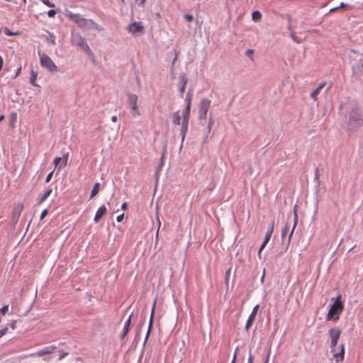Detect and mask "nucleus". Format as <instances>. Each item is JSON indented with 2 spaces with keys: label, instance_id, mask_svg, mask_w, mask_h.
<instances>
[{
  "label": "nucleus",
  "instance_id": "f257e3e1",
  "mask_svg": "<svg viewBox=\"0 0 363 363\" xmlns=\"http://www.w3.org/2000/svg\"><path fill=\"white\" fill-rule=\"evenodd\" d=\"M328 334L330 338V352L333 354V359L336 362H342L345 355V345H340L339 351H336V346L341 335V330L337 328H333L329 330Z\"/></svg>",
  "mask_w": 363,
  "mask_h": 363
},
{
  "label": "nucleus",
  "instance_id": "f03ea898",
  "mask_svg": "<svg viewBox=\"0 0 363 363\" xmlns=\"http://www.w3.org/2000/svg\"><path fill=\"white\" fill-rule=\"evenodd\" d=\"M363 125V117L360 109L352 108L348 113L347 127L350 131H354Z\"/></svg>",
  "mask_w": 363,
  "mask_h": 363
},
{
  "label": "nucleus",
  "instance_id": "7ed1b4c3",
  "mask_svg": "<svg viewBox=\"0 0 363 363\" xmlns=\"http://www.w3.org/2000/svg\"><path fill=\"white\" fill-rule=\"evenodd\" d=\"M191 96L192 94L190 91L188 92L185 98L186 107L182 112V125L180 129V134L182 136V143L184 142L186 135L189 128V121L190 118V111L191 104Z\"/></svg>",
  "mask_w": 363,
  "mask_h": 363
},
{
  "label": "nucleus",
  "instance_id": "20e7f679",
  "mask_svg": "<svg viewBox=\"0 0 363 363\" xmlns=\"http://www.w3.org/2000/svg\"><path fill=\"white\" fill-rule=\"evenodd\" d=\"M67 16L82 28L99 30L98 25L91 19L83 18L79 13L68 12Z\"/></svg>",
  "mask_w": 363,
  "mask_h": 363
},
{
  "label": "nucleus",
  "instance_id": "39448f33",
  "mask_svg": "<svg viewBox=\"0 0 363 363\" xmlns=\"http://www.w3.org/2000/svg\"><path fill=\"white\" fill-rule=\"evenodd\" d=\"M341 294H338L335 299L333 298L334 302L328 311L327 315L328 320H337L339 318V315L342 312L344 308L343 304L341 302Z\"/></svg>",
  "mask_w": 363,
  "mask_h": 363
},
{
  "label": "nucleus",
  "instance_id": "423d86ee",
  "mask_svg": "<svg viewBox=\"0 0 363 363\" xmlns=\"http://www.w3.org/2000/svg\"><path fill=\"white\" fill-rule=\"evenodd\" d=\"M354 55L350 56V62L354 72L363 74V54L355 50H351Z\"/></svg>",
  "mask_w": 363,
  "mask_h": 363
},
{
  "label": "nucleus",
  "instance_id": "0eeeda50",
  "mask_svg": "<svg viewBox=\"0 0 363 363\" xmlns=\"http://www.w3.org/2000/svg\"><path fill=\"white\" fill-rule=\"evenodd\" d=\"M71 42L74 46L80 48L87 55L93 56V52L80 34L72 33Z\"/></svg>",
  "mask_w": 363,
  "mask_h": 363
},
{
  "label": "nucleus",
  "instance_id": "6e6552de",
  "mask_svg": "<svg viewBox=\"0 0 363 363\" xmlns=\"http://www.w3.org/2000/svg\"><path fill=\"white\" fill-rule=\"evenodd\" d=\"M127 103L130 110V113L134 118L140 115L138 107V96L132 93L127 94Z\"/></svg>",
  "mask_w": 363,
  "mask_h": 363
},
{
  "label": "nucleus",
  "instance_id": "1a4fd4ad",
  "mask_svg": "<svg viewBox=\"0 0 363 363\" xmlns=\"http://www.w3.org/2000/svg\"><path fill=\"white\" fill-rule=\"evenodd\" d=\"M40 57V65L47 69L49 72L52 73H55L58 71L57 67L54 63L52 60L46 54H40L38 52Z\"/></svg>",
  "mask_w": 363,
  "mask_h": 363
},
{
  "label": "nucleus",
  "instance_id": "9d476101",
  "mask_svg": "<svg viewBox=\"0 0 363 363\" xmlns=\"http://www.w3.org/2000/svg\"><path fill=\"white\" fill-rule=\"evenodd\" d=\"M127 30L133 36H139L144 33V26L141 22H133L127 26Z\"/></svg>",
  "mask_w": 363,
  "mask_h": 363
},
{
  "label": "nucleus",
  "instance_id": "9b49d317",
  "mask_svg": "<svg viewBox=\"0 0 363 363\" xmlns=\"http://www.w3.org/2000/svg\"><path fill=\"white\" fill-rule=\"evenodd\" d=\"M211 100L208 99H203L201 101L199 111V118L200 120L206 118L208 111L211 106Z\"/></svg>",
  "mask_w": 363,
  "mask_h": 363
},
{
  "label": "nucleus",
  "instance_id": "f8f14e48",
  "mask_svg": "<svg viewBox=\"0 0 363 363\" xmlns=\"http://www.w3.org/2000/svg\"><path fill=\"white\" fill-rule=\"evenodd\" d=\"M258 308H259V305H257L253 308V309L246 322L245 327V330L248 331L249 329L250 328V327L252 326V325L253 324L255 317H256V315L257 313Z\"/></svg>",
  "mask_w": 363,
  "mask_h": 363
},
{
  "label": "nucleus",
  "instance_id": "ddd939ff",
  "mask_svg": "<svg viewBox=\"0 0 363 363\" xmlns=\"http://www.w3.org/2000/svg\"><path fill=\"white\" fill-rule=\"evenodd\" d=\"M56 349L55 346L50 345L46 347L43 348L42 350H38V352L31 354V357H41L43 355L49 354L54 352Z\"/></svg>",
  "mask_w": 363,
  "mask_h": 363
},
{
  "label": "nucleus",
  "instance_id": "4468645a",
  "mask_svg": "<svg viewBox=\"0 0 363 363\" xmlns=\"http://www.w3.org/2000/svg\"><path fill=\"white\" fill-rule=\"evenodd\" d=\"M68 160V154L65 155L62 157H55L54 164L55 167H59V169L66 166Z\"/></svg>",
  "mask_w": 363,
  "mask_h": 363
},
{
  "label": "nucleus",
  "instance_id": "2eb2a0df",
  "mask_svg": "<svg viewBox=\"0 0 363 363\" xmlns=\"http://www.w3.org/2000/svg\"><path fill=\"white\" fill-rule=\"evenodd\" d=\"M179 91L181 96H183V94L185 91L186 84L188 82V79L186 77L184 73H181L179 77Z\"/></svg>",
  "mask_w": 363,
  "mask_h": 363
},
{
  "label": "nucleus",
  "instance_id": "dca6fc26",
  "mask_svg": "<svg viewBox=\"0 0 363 363\" xmlns=\"http://www.w3.org/2000/svg\"><path fill=\"white\" fill-rule=\"evenodd\" d=\"M133 315V313H132L128 318L126 320V321L125 322V324H124V326H123V333L121 335V339L123 340L125 337L126 336L128 332V330H129V328H130V323H131V319H132V317Z\"/></svg>",
  "mask_w": 363,
  "mask_h": 363
},
{
  "label": "nucleus",
  "instance_id": "f3484780",
  "mask_svg": "<svg viewBox=\"0 0 363 363\" xmlns=\"http://www.w3.org/2000/svg\"><path fill=\"white\" fill-rule=\"evenodd\" d=\"M107 209L105 206H101L97 210L96 215L94 216L95 223H98L99 220L106 213Z\"/></svg>",
  "mask_w": 363,
  "mask_h": 363
},
{
  "label": "nucleus",
  "instance_id": "a211bd4d",
  "mask_svg": "<svg viewBox=\"0 0 363 363\" xmlns=\"http://www.w3.org/2000/svg\"><path fill=\"white\" fill-rule=\"evenodd\" d=\"M155 304H156V301H155V302L153 303V306H152L151 316H150V322H149V325H148V330H147V332L146 333V336H145V338L144 344H145V342H147V338H148V337L150 335V333L151 328L152 327L153 314H154Z\"/></svg>",
  "mask_w": 363,
  "mask_h": 363
},
{
  "label": "nucleus",
  "instance_id": "6ab92c4d",
  "mask_svg": "<svg viewBox=\"0 0 363 363\" xmlns=\"http://www.w3.org/2000/svg\"><path fill=\"white\" fill-rule=\"evenodd\" d=\"M172 122L176 125H182V114L181 115L179 111H176L172 114Z\"/></svg>",
  "mask_w": 363,
  "mask_h": 363
},
{
  "label": "nucleus",
  "instance_id": "aec40b11",
  "mask_svg": "<svg viewBox=\"0 0 363 363\" xmlns=\"http://www.w3.org/2000/svg\"><path fill=\"white\" fill-rule=\"evenodd\" d=\"M326 85V83L325 82H322L320 83L318 86L317 88L311 93V97L313 99V100H316V96L320 94V92L321 91V90L325 87V86Z\"/></svg>",
  "mask_w": 363,
  "mask_h": 363
},
{
  "label": "nucleus",
  "instance_id": "412c9836",
  "mask_svg": "<svg viewBox=\"0 0 363 363\" xmlns=\"http://www.w3.org/2000/svg\"><path fill=\"white\" fill-rule=\"evenodd\" d=\"M100 190V184L99 183H96L91 190V198H93L94 196H96L99 191Z\"/></svg>",
  "mask_w": 363,
  "mask_h": 363
},
{
  "label": "nucleus",
  "instance_id": "4be33fe9",
  "mask_svg": "<svg viewBox=\"0 0 363 363\" xmlns=\"http://www.w3.org/2000/svg\"><path fill=\"white\" fill-rule=\"evenodd\" d=\"M252 18L254 21L258 22L262 18V14L259 11H255L252 13Z\"/></svg>",
  "mask_w": 363,
  "mask_h": 363
},
{
  "label": "nucleus",
  "instance_id": "5701e85b",
  "mask_svg": "<svg viewBox=\"0 0 363 363\" xmlns=\"http://www.w3.org/2000/svg\"><path fill=\"white\" fill-rule=\"evenodd\" d=\"M37 76H38V74L32 69L31 70V76L30 78V83L34 86H38V85L35 82L37 79Z\"/></svg>",
  "mask_w": 363,
  "mask_h": 363
},
{
  "label": "nucleus",
  "instance_id": "b1692460",
  "mask_svg": "<svg viewBox=\"0 0 363 363\" xmlns=\"http://www.w3.org/2000/svg\"><path fill=\"white\" fill-rule=\"evenodd\" d=\"M51 192H52L51 189L45 191L43 196L40 199L39 203H43V201H45L48 198V196L50 195Z\"/></svg>",
  "mask_w": 363,
  "mask_h": 363
},
{
  "label": "nucleus",
  "instance_id": "393cba45",
  "mask_svg": "<svg viewBox=\"0 0 363 363\" xmlns=\"http://www.w3.org/2000/svg\"><path fill=\"white\" fill-rule=\"evenodd\" d=\"M297 218H298V215H297V213H296V207L294 208V225H293V228H292V230L290 233V235H289V239L291 238V237L293 235V233H294V230L296 228V223H297Z\"/></svg>",
  "mask_w": 363,
  "mask_h": 363
},
{
  "label": "nucleus",
  "instance_id": "a878e982",
  "mask_svg": "<svg viewBox=\"0 0 363 363\" xmlns=\"http://www.w3.org/2000/svg\"><path fill=\"white\" fill-rule=\"evenodd\" d=\"M47 40L48 41V43H51L52 45H55V36L49 33V36L47 38Z\"/></svg>",
  "mask_w": 363,
  "mask_h": 363
},
{
  "label": "nucleus",
  "instance_id": "bb28decb",
  "mask_svg": "<svg viewBox=\"0 0 363 363\" xmlns=\"http://www.w3.org/2000/svg\"><path fill=\"white\" fill-rule=\"evenodd\" d=\"M290 35L295 43L299 44L302 42L299 38L295 35V33L293 31L291 32Z\"/></svg>",
  "mask_w": 363,
  "mask_h": 363
},
{
  "label": "nucleus",
  "instance_id": "cd10ccee",
  "mask_svg": "<svg viewBox=\"0 0 363 363\" xmlns=\"http://www.w3.org/2000/svg\"><path fill=\"white\" fill-rule=\"evenodd\" d=\"M4 33L7 36H13L15 35H17V33H13L11 30H9L8 28H4Z\"/></svg>",
  "mask_w": 363,
  "mask_h": 363
},
{
  "label": "nucleus",
  "instance_id": "c85d7f7f",
  "mask_svg": "<svg viewBox=\"0 0 363 363\" xmlns=\"http://www.w3.org/2000/svg\"><path fill=\"white\" fill-rule=\"evenodd\" d=\"M9 311V306L5 305L0 309V313L2 315H5Z\"/></svg>",
  "mask_w": 363,
  "mask_h": 363
},
{
  "label": "nucleus",
  "instance_id": "c756f323",
  "mask_svg": "<svg viewBox=\"0 0 363 363\" xmlns=\"http://www.w3.org/2000/svg\"><path fill=\"white\" fill-rule=\"evenodd\" d=\"M253 53H254V50H252V49H247L245 52V55L249 57L251 60H253L252 59V55H253Z\"/></svg>",
  "mask_w": 363,
  "mask_h": 363
},
{
  "label": "nucleus",
  "instance_id": "7c9ffc66",
  "mask_svg": "<svg viewBox=\"0 0 363 363\" xmlns=\"http://www.w3.org/2000/svg\"><path fill=\"white\" fill-rule=\"evenodd\" d=\"M288 231H289V227L287 226V225H286L281 230V237L284 238L286 235Z\"/></svg>",
  "mask_w": 363,
  "mask_h": 363
},
{
  "label": "nucleus",
  "instance_id": "2f4dec72",
  "mask_svg": "<svg viewBox=\"0 0 363 363\" xmlns=\"http://www.w3.org/2000/svg\"><path fill=\"white\" fill-rule=\"evenodd\" d=\"M214 123V121L213 120V118L211 117L209 118V121H208V132L210 133L211 130V127L213 126Z\"/></svg>",
  "mask_w": 363,
  "mask_h": 363
},
{
  "label": "nucleus",
  "instance_id": "473e14b6",
  "mask_svg": "<svg viewBox=\"0 0 363 363\" xmlns=\"http://www.w3.org/2000/svg\"><path fill=\"white\" fill-rule=\"evenodd\" d=\"M271 232H267L263 242H264L265 243H268L269 240L271 238Z\"/></svg>",
  "mask_w": 363,
  "mask_h": 363
},
{
  "label": "nucleus",
  "instance_id": "72a5a7b5",
  "mask_svg": "<svg viewBox=\"0 0 363 363\" xmlns=\"http://www.w3.org/2000/svg\"><path fill=\"white\" fill-rule=\"evenodd\" d=\"M267 244V243H265L264 242H263L262 245L259 247V250L258 251V257H259V259H261V252L263 250V249L265 247Z\"/></svg>",
  "mask_w": 363,
  "mask_h": 363
},
{
  "label": "nucleus",
  "instance_id": "f704fd0d",
  "mask_svg": "<svg viewBox=\"0 0 363 363\" xmlns=\"http://www.w3.org/2000/svg\"><path fill=\"white\" fill-rule=\"evenodd\" d=\"M41 1L49 7H54L55 4L51 3L49 0H41Z\"/></svg>",
  "mask_w": 363,
  "mask_h": 363
},
{
  "label": "nucleus",
  "instance_id": "c9c22d12",
  "mask_svg": "<svg viewBox=\"0 0 363 363\" xmlns=\"http://www.w3.org/2000/svg\"><path fill=\"white\" fill-rule=\"evenodd\" d=\"M184 18L187 21H192L193 19H194V16L191 15V14H189V13H186L184 15Z\"/></svg>",
  "mask_w": 363,
  "mask_h": 363
},
{
  "label": "nucleus",
  "instance_id": "e433bc0d",
  "mask_svg": "<svg viewBox=\"0 0 363 363\" xmlns=\"http://www.w3.org/2000/svg\"><path fill=\"white\" fill-rule=\"evenodd\" d=\"M55 14H56V11L53 10V9H51V10L48 11V15L50 18L54 17L55 16Z\"/></svg>",
  "mask_w": 363,
  "mask_h": 363
},
{
  "label": "nucleus",
  "instance_id": "4c0bfd02",
  "mask_svg": "<svg viewBox=\"0 0 363 363\" xmlns=\"http://www.w3.org/2000/svg\"><path fill=\"white\" fill-rule=\"evenodd\" d=\"M339 9H343V8H350L352 9L351 6H349L348 4H346L343 2H342L340 6H338Z\"/></svg>",
  "mask_w": 363,
  "mask_h": 363
},
{
  "label": "nucleus",
  "instance_id": "58836bf2",
  "mask_svg": "<svg viewBox=\"0 0 363 363\" xmlns=\"http://www.w3.org/2000/svg\"><path fill=\"white\" fill-rule=\"evenodd\" d=\"M8 331V328H4L3 329H1L0 330V337H1L2 336H4Z\"/></svg>",
  "mask_w": 363,
  "mask_h": 363
},
{
  "label": "nucleus",
  "instance_id": "ea45409f",
  "mask_svg": "<svg viewBox=\"0 0 363 363\" xmlns=\"http://www.w3.org/2000/svg\"><path fill=\"white\" fill-rule=\"evenodd\" d=\"M68 354L67 352H62V351H60V357H59V359H63L65 356H67Z\"/></svg>",
  "mask_w": 363,
  "mask_h": 363
},
{
  "label": "nucleus",
  "instance_id": "a19ab883",
  "mask_svg": "<svg viewBox=\"0 0 363 363\" xmlns=\"http://www.w3.org/2000/svg\"><path fill=\"white\" fill-rule=\"evenodd\" d=\"M270 354H271V348H269L267 357L265 358L264 363H268L269 362Z\"/></svg>",
  "mask_w": 363,
  "mask_h": 363
},
{
  "label": "nucleus",
  "instance_id": "79ce46f5",
  "mask_svg": "<svg viewBox=\"0 0 363 363\" xmlns=\"http://www.w3.org/2000/svg\"><path fill=\"white\" fill-rule=\"evenodd\" d=\"M52 174H53V172H50V173L48 174V176H47V177H46V179H45V182H49L51 180L52 177Z\"/></svg>",
  "mask_w": 363,
  "mask_h": 363
},
{
  "label": "nucleus",
  "instance_id": "37998d69",
  "mask_svg": "<svg viewBox=\"0 0 363 363\" xmlns=\"http://www.w3.org/2000/svg\"><path fill=\"white\" fill-rule=\"evenodd\" d=\"M123 218H124V214L122 213L117 216L116 220L118 222H121L123 220Z\"/></svg>",
  "mask_w": 363,
  "mask_h": 363
},
{
  "label": "nucleus",
  "instance_id": "c03bdc74",
  "mask_svg": "<svg viewBox=\"0 0 363 363\" xmlns=\"http://www.w3.org/2000/svg\"><path fill=\"white\" fill-rule=\"evenodd\" d=\"M48 210H47V209H45V210L42 212V213H41V215H40V219H43L45 216H47V214H48Z\"/></svg>",
  "mask_w": 363,
  "mask_h": 363
},
{
  "label": "nucleus",
  "instance_id": "a18cd8bd",
  "mask_svg": "<svg viewBox=\"0 0 363 363\" xmlns=\"http://www.w3.org/2000/svg\"><path fill=\"white\" fill-rule=\"evenodd\" d=\"M247 363H253V357L252 354L249 355Z\"/></svg>",
  "mask_w": 363,
  "mask_h": 363
},
{
  "label": "nucleus",
  "instance_id": "49530a36",
  "mask_svg": "<svg viewBox=\"0 0 363 363\" xmlns=\"http://www.w3.org/2000/svg\"><path fill=\"white\" fill-rule=\"evenodd\" d=\"M21 72V67H18L16 72V77H18Z\"/></svg>",
  "mask_w": 363,
  "mask_h": 363
},
{
  "label": "nucleus",
  "instance_id": "de8ad7c7",
  "mask_svg": "<svg viewBox=\"0 0 363 363\" xmlns=\"http://www.w3.org/2000/svg\"><path fill=\"white\" fill-rule=\"evenodd\" d=\"M237 350L238 349H236L235 352V354H234V356H233V359L231 362V363H235V360H236V355H237Z\"/></svg>",
  "mask_w": 363,
  "mask_h": 363
},
{
  "label": "nucleus",
  "instance_id": "09e8293b",
  "mask_svg": "<svg viewBox=\"0 0 363 363\" xmlns=\"http://www.w3.org/2000/svg\"><path fill=\"white\" fill-rule=\"evenodd\" d=\"M117 120H118V118H117V116H113L111 117V121H112L113 122H116V121H117Z\"/></svg>",
  "mask_w": 363,
  "mask_h": 363
},
{
  "label": "nucleus",
  "instance_id": "8fccbe9b",
  "mask_svg": "<svg viewBox=\"0 0 363 363\" xmlns=\"http://www.w3.org/2000/svg\"><path fill=\"white\" fill-rule=\"evenodd\" d=\"M121 208L123 210H125L127 208V203H123L121 206Z\"/></svg>",
  "mask_w": 363,
  "mask_h": 363
},
{
  "label": "nucleus",
  "instance_id": "3c124183",
  "mask_svg": "<svg viewBox=\"0 0 363 363\" xmlns=\"http://www.w3.org/2000/svg\"><path fill=\"white\" fill-rule=\"evenodd\" d=\"M273 228H274V222L272 223L271 228L267 231V232H271V235L272 234Z\"/></svg>",
  "mask_w": 363,
  "mask_h": 363
},
{
  "label": "nucleus",
  "instance_id": "603ef678",
  "mask_svg": "<svg viewBox=\"0 0 363 363\" xmlns=\"http://www.w3.org/2000/svg\"><path fill=\"white\" fill-rule=\"evenodd\" d=\"M3 66V58L1 56H0V70L1 69Z\"/></svg>",
  "mask_w": 363,
  "mask_h": 363
},
{
  "label": "nucleus",
  "instance_id": "864d4df0",
  "mask_svg": "<svg viewBox=\"0 0 363 363\" xmlns=\"http://www.w3.org/2000/svg\"><path fill=\"white\" fill-rule=\"evenodd\" d=\"M11 327L12 329H15L16 328V321H13L12 323L11 324Z\"/></svg>",
  "mask_w": 363,
  "mask_h": 363
},
{
  "label": "nucleus",
  "instance_id": "5fc2aeb1",
  "mask_svg": "<svg viewBox=\"0 0 363 363\" xmlns=\"http://www.w3.org/2000/svg\"><path fill=\"white\" fill-rule=\"evenodd\" d=\"M339 8L338 7H335V8H333L330 10V12H333V11H335L338 9Z\"/></svg>",
  "mask_w": 363,
  "mask_h": 363
},
{
  "label": "nucleus",
  "instance_id": "6e6d98bb",
  "mask_svg": "<svg viewBox=\"0 0 363 363\" xmlns=\"http://www.w3.org/2000/svg\"><path fill=\"white\" fill-rule=\"evenodd\" d=\"M288 29L290 30H291V25L290 19H289Z\"/></svg>",
  "mask_w": 363,
  "mask_h": 363
},
{
  "label": "nucleus",
  "instance_id": "4d7b16f0",
  "mask_svg": "<svg viewBox=\"0 0 363 363\" xmlns=\"http://www.w3.org/2000/svg\"><path fill=\"white\" fill-rule=\"evenodd\" d=\"M145 1H146V0H140V2H139V4H139V5H143V4H145Z\"/></svg>",
  "mask_w": 363,
  "mask_h": 363
},
{
  "label": "nucleus",
  "instance_id": "13d9d810",
  "mask_svg": "<svg viewBox=\"0 0 363 363\" xmlns=\"http://www.w3.org/2000/svg\"><path fill=\"white\" fill-rule=\"evenodd\" d=\"M145 323V319L140 321V328H141Z\"/></svg>",
  "mask_w": 363,
  "mask_h": 363
},
{
  "label": "nucleus",
  "instance_id": "bf43d9fd",
  "mask_svg": "<svg viewBox=\"0 0 363 363\" xmlns=\"http://www.w3.org/2000/svg\"><path fill=\"white\" fill-rule=\"evenodd\" d=\"M4 119V115H1L0 116V122H1Z\"/></svg>",
  "mask_w": 363,
  "mask_h": 363
},
{
  "label": "nucleus",
  "instance_id": "052dcab7",
  "mask_svg": "<svg viewBox=\"0 0 363 363\" xmlns=\"http://www.w3.org/2000/svg\"><path fill=\"white\" fill-rule=\"evenodd\" d=\"M230 274V269L226 272V279H228V277Z\"/></svg>",
  "mask_w": 363,
  "mask_h": 363
},
{
  "label": "nucleus",
  "instance_id": "680f3d73",
  "mask_svg": "<svg viewBox=\"0 0 363 363\" xmlns=\"http://www.w3.org/2000/svg\"><path fill=\"white\" fill-rule=\"evenodd\" d=\"M330 88H331V86L330 85V86L327 88L326 91H328L330 89Z\"/></svg>",
  "mask_w": 363,
  "mask_h": 363
},
{
  "label": "nucleus",
  "instance_id": "e2e57ef3",
  "mask_svg": "<svg viewBox=\"0 0 363 363\" xmlns=\"http://www.w3.org/2000/svg\"><path fill=\"white\" fill-rule=\"evenodd\" d=\"M340 350V346L337 347V345L336 346V351H339Z\"/></svg>",
  "mask_w": 363,
  "mask_h": 363
},
{
  "label": "nucleus",
  "instance_id": "0e129e2a",
  "mask_svg": "<svg viewBox=\"0 0 363 363\" xmlns=\"http://www.w3.org/2000/svg\"><path fill=\"white\" fill-rule=\"evenodd\" d=\"M318 170H316L315 178H318Z\"/></svg>",
  "mask_w": 363,
  "mask_h": 363
},
{
  "label": "nucleus",
  "instance_id": "69168bd1",
  "mask_svg": "<svg viewBox=\"0 0 363 363\" xmlns=\"http://www.w3.org/2000/svg\"><path fill=\"white\" fill-rule=\"evenodd\" d=\"M158 222H159V227H158V229H159V228H160V227L161 223H160V220H158Z\"/></svg>",
  "mask_w": 363,
  "mask_h": 363
},
{
  "label": "nucleus",
  "instance_id": "338daca9",
  "mask_svg": "<svg viewBox=\"0 0 363 363\" xmlns=\"http://www.w3.org/2000/svg\"><path fill=\"white\" fill-rule=\"evenodd\" d=\"M250 173L252 174V169H251L250 168Z\"/></svg>",
  "mask_w": 363,
  "mask_h": 363
},
{
  "label": "nucleus",
  "instance_id": "774afa93",
  "mask_svg": "<svg viewBox=\"0 0 363 363\" xmlns=\"http://www.w3.org/2000/svg\"><path fill=\"white\" fill-rule=\"evenodd\" d=\"M162 162L160 164V165L159 168H161V167H162Z\"/></svg>",
  "mask_w": 363,
  "mask_h": 363
}]
</instances>
